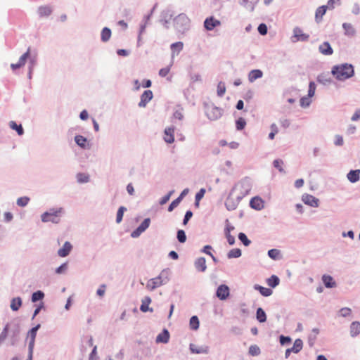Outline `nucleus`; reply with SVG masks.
<instances>
[{"label": "nucleus", "instance_id": "obj_1", "mask_svg": "<svg viewBox=\"0 0 360 360\" xmlns=\"http://www.w3.org/2000/svg\"><path fill=\"white\" fill-rule=\"evenodd\" d=\"M331 74L338 81H345L354 75V68L352 64L342 63L334 65Z\"/></svg>", "mask_w": 360, "mask_h": 360}, {"label": "nucleus", "instance_id": "obj_2", "mask_svg": "<svg viewBox=\"0 0 360 360\" xmlns=\"http://www.w3.org/2000/svg\"><path fill=\"white\" fill-rule=\"evenodd\" d=\"M175 30L181 34L188 32L191 27V20L185 13H180L174 19Z\"/></svg>", "mask_w": 360, "mask_h": 360}, {"label": "nucleus", "instance_id": "obj_3", "mask_svg": "<svg viewBox=\"0 0 360 360\" xmlns=\"http://www.w3.org/2000/svg\"><path fill=\"white\" fill-rule=\"evenodd\" d=\"M63 212V210L61 207L58 209H50L49 211L41 214V221L43 222L58 224L60 221Z\"/></svg>", "mask_w": 360, "mask_h": 360}, {"label": "nucleus", "instance_id": "obj_4", "mask_svg": "<svg viewBox=\"0 0 360 360\" xmlns=\"http://www.w3.org/2000/svg\"><path fill=\"white\" fill-rule=\"evenodd\" d=\"M205 112L207 117L212 121L219 119L222 114V109L214 105L213 104H205Z\"/></svg>", "mask_w": 360, "mask_h": 360}, {"label": "nucleus", "instance_id": "obj_5", "mask_svg": "<svg viewBox=\"0 0 360 360\" xmlns=\"http://www.w3.org/2000/svg\"><path fill=\"white\" fill-rule=\"evenodd\" d=\"M309 38V35L302 32V29L299 27H295L293 29V35L291 37V41L295 43L297 41H307Z\"/></svg>", "mask_w": 360, "mask_h": 360}, {"label": "nucleus", "instance_id": "obj_6", "mask_svg": "<svg viewBox=\"0 0 360 360\" xmlns=\"http://www.w3.org/2000/svg\"><path fill=\"white\" fill-rule=\"evenodd\" d=\"M32 54V51L31 50V48L29 47L25 53H24L19 58L18 62L15 64L12 63L11 65V68L12 70H16L18 68H22L24 66L26 63V61L30 59V57Z\"/></svg>", "mask_w": 360, "mask_h": 360}, {"label": "nucleus", "instance_id": "obj_7", "mask_svg": "<svg viewBox=\"0 0 360 360\" xmlns=\"http://www.w3.org/2000/svg\"><path fill=\"white\" fill-rule=\"evenodd\" d=\"M32 54V51L31 50V48L29 47L25 53H24L19 58L18 62L15 64L12 63L11 65V68L12 70H16L18 68H22L24 66L26 63V61L30 59V57Z\"/></svg>", "mask_w": 360, "mask_h": 360}, {"label": "nucleus", "instance_id": "obj_8", "mask_svg": "<svg viewBox=\"0 0 360 360\" xmlns=\"http://www.w3.org/2000/svg\"><path fill=\"white\" fill-rule=\"evenodd\" d=\"M221 25V22L214 18L213 16H210L207 18L204 21V27L208 31H212L216 27H218Z\"/></svg>", "mask_w": 360, "mask_h": 360}, {"label": "nucleus", "instance_id": "obj_9", "mask_svg": "<svg viewBox=\"0 0 360 360\" xmlns=\"http://www.w3.org/2000/svg\"><path fill=\"white\" fill-rule=\"evenodd\" d=\"M217 296L221 300L227 299L230 295L229 288L226 285H220L217 290Z\"/></svg>", "mask_w": 360, "mask_h": 360}, {"label": "nucleus", "instance_id": "obj_10", "mask_svg": "<svg viewBox=\"0 0 360 360\" xmlns=\"http://www.w3.org/2000/svg\"><path fill=\"white\" fill-rule=\"evenodd\" d=\"M153 97V94L152 91L146 90L141 96V100L139 103V106L140 108H144L146 106L147 103L152 100Z\"/></svg>", "mask_w": 360, "mask_h": 360}, {"label": "nucleus", "instance_id": "obj_11", "mask_svg": "<svg viewBox=\"0 0 360 360\" xmlns=\"http://www.w3.org/2000/svg\"><path fill=\"white\" fill-rule=\"evenodd\" d=\"M175 127L171 126L165 128L163 139L165 142L172 143L174 141Z\"/></svg>", "mask_w": 360, "mask_h": 360}, {"label": "nucleus", "instance_id": "obj_12", "mask_svg": "<svg viewBox=\"0 0 360 360\" xmlns=\"http://www.w3.org/2000/svg\"><path fill=\"white\" fill-rule=\"evenodd\" d=\"M190 350L193 354H207L209 352V347L206 345L199 346L195 344H190Z\"/></svg>", "mask_w": 360, "mask_h": 360}, {"label": "nucleus", "instance_id": "obj_13", "mask_svg": "<svg viewBox=\"0 0 360 360\" xmlns=\"http://www.w3.org/2000/svg\"><path fill=\"white\" fill-rule=\"evenodd\" d=\"M150 223V220L149 218L145 219L139 225V226L131 233V236H139L142 232L148 228Z\"/></svg>", "mask_w": 360, "mask_h": 360}, {"label": "nucleus", "instance_id": "obj_14", "mask_svg": "<svg viewBox=\"0 0 360 360\" xmlns=\"http://www.w3.org/2000/svg\"><path fill=\"white\" fill-rule=\"evenodd\" d=\"M259 1V0H240L239 4L248 11L253 12Z\"/></svg>", "mask_w": 360, "mask_h": 360}, {"label": "nucleus", "instance_id": "obj_15", "mask_svg": "<svg viewBox=\"0 0 360 360\" xmlns=\"http://www.w3.org/2000/svg\"><path fill=\"white\" fill-rule=\"evenodd\" d=\"M162 285V281L160 276L153 278L152 279H150L147 284H146V288L148 290H153L155 289L158 287H160Z\"/></svg>", "mask_w": 360, "mask_h": 360}, {"label": "nucleus", "instance_id": "obj_16", "mask_svg": "<svg viewBox=\"0 0 360 360\" xmlns=\"http://www.w3.org/2000/svg\"><path fill=\"white\" fill-rule=\"evenodd\" d=\"M319 51L324 56H330L333 53V50L328 41H324L319 46Z\"/></svg>", "mask_w": 360, "mask_h": 360}, {"label": "nucleus", "instance_id": "obj_17", "mask_svg": "<svg viewBox=\"0 0 360 360\" xmlns=\"http://www.w3.org/2000/svg\"><path fill=\"white\" fill-rule=\"evenodd\" d=\"M302 200L305 204L311 207H316L319 206V200L311 195L306 194L303 195Z\"/></svg>", "mask_w": 360, "mask_h": 360}, {"label": "nucleus", "instance_id": "obj_18", "mask_svg": "<svg viewBox=\"0 0 360 360\" xmlns=\"http://www.w3.org/2000/svg\"><path fill=\"white\" fill-rule=\"evenodd\" d=\"M172 17V13L169 10H166L162 12L160 22L166 27L168 28V24Z\"/></svg>", "mask_w": 360, "mask_h": 360}, {"label": "nucleus", "instance_id": "obj_19", "mask_svg": "<svg viewBox=\"0 0 360 360\" xmlns=\"http://www.w3.org/2000/svg\"><path fill=\"white\" fill-rule=\"evenodd\" d=\"M250 205L253 209L260 210L264 207V201L259 197H254L251 199Z\"/></svg>", "mask_w": 360, "mask_h": 360}, {"label": "nucleus", "instance_id": "obj_20", "mask_svg": "<svg viewBox=\"0 0 360 360\" xmlns=\"http://www.w3.org/2000/svg\"><path fill=\"white\" fill-rule=\"evenodd\" d=\"M263 77V72L261 70L255 69L251 70L248 74V81L250 83L254 82L256 79Z\"/></svg>", "mask_w": 360, "mask_h": 360}, {"label": "nucleus", "instance_id": "obj_21", "mask_svg": "<svg viewBox=\"0 0 360 360\" xmlns=\"http://www.w3.org/2000/svg\"><path fill=\"white\" fill-rule=\"evenodd\" d=\"M188 188L184 189L181 192L180 195L176 199H175L174 200H173L171 202V204L169 205V206L168 207V211L169 212H172L176 207H177L178 205L179 204V202L183 199L184 196L186 195L188 193Z\"/></svg>", "mask_w": 360, "mask_h": 360}, {"label": "nucleus", "instance_id": "obj_22", "mask_svg": "<svg viewBox=\"0 0 360 360\" xmlns=\"http://www.w3.org/2000/svg\"><path fill=\"white\" fill-rule=\"evenodd\" d=\"M327 6H321L316 8L315 12V21L319 23L322 21L323 16L326 14Z\"/></svg>", "mask_w": 360, "mask_h": 360}, {"label": "nucleus", "instance_id": "obj_23", "mask_svg": "<svg viewBox=\"0 0 360 360\" xmlns=\"http://www.w3.org/2000/svg\"><path fill=\"white\" fill-rule=\"evenodd\" d=\"M72 245L69 242H65L63 245V248L59 249L58 251V255L61 257H65L69 255L72 250Z\"/></svg>", "mask_w": 360, "mask_h": 360}, {"label": "nucleus", "instance_id": "obj_24", "mask_svg": "<svg viewBox=\"0 0 360 360\" xmlns=\"http://www.w3.org/2000/svg\"><path fill=\"white\" fill-rule=\"evenodd\" d=\"M342 28L345 30V34L347 37H352L356 34V30L353 25L350 23L344 22L342 24Z\"/></svg>", "mask_w": 360, "mask_h": 360}, {"label": "nucleus", "instance_id": "obj_25", "mask_svg": "<svg viewBox=\"0 0 360 360\" xmlns=\"http://www.w3.org/2000/svg\"><path fill=\"white\" fill-rule=\"evenodd\" d=\"M37 65V53L36 51H32V54L28 60V70L34 71V68Z\"/></svg>", "mask_w": 360, "mask_h": 360}, {"label": "nucleus", "instance_id": "obj_26", "mask_svg": "<svg viewBox=\"0 0 360 360\" xmlns=\"http://www.w3.org/2000/svg\"><path fill=\"white\" fill-rule=\"evenodd\" d=\"M350 335L352 337H356L360 334V322L353 321L350 325Z\"/></svg>", "mask_w": 360, "mask_h": 360}, {"label": "nucleus", "instance_id": "obj_27", "mask_svg": "<svg viewBox=\"0 0 360 360\" xmlns=\"http://www.w3.org/2000/svg\"><path fill=\"white\" fill-rule=\"evenodd\" d=\"M195 266L199 271H205L207 269L206 260L204 257L198 258L195 262Z\"/></svg>", "mask_w": 360, "mask_h": 360}, {"label": "nucleus", "instance_id": "obj_28", "mask_svg": "<svg viewBox=\"0 0 360 360\" xmlns=\"http://www.w3.org/2000/svg\"><path fill=\"white\" fill-rule=\"evenodd\" d=\"M184 44L181 41L175 42L171 44L172 57L174 58L175 53L179 54V52L183 49Z\"/></svg>", "mask_w": 360, "mask_h": 360}, {"label": "nucleus", "instance_id": "obj_29", "mask_svg": "<svg viewBox=\"0 0 360 360\" xmlns=\"http://www.w3.org/2000/svg\"><path fill=\"white\" fill-rule=\"evenodd\" d=\"M75 141L79 146H80L82 148H86L88 146L87 139L82 135L75 136Z\"/></svg>", "mask_w": 360, "mask_h": 360}, {"label": "nucleus", "instance_id": "obj_30", "mask_svg": "<svg viewBox=\"0 0 360 360\" xmlns=\"http://www.w3.org/2000/svg\"><path fill=\"white\" fill-rule=\"evenodd\" d=\"M52 13V9L50 6H43L38 8V14L40 17H48Z\"/></svg>", "mask_w": 360, "mask_h": 360}, {"label": "nucleus", "instance_id": "obj_31", "mask_svg": "<svg viewBox=\"0 0 360 360\" xmlns=\"http://www.w3.org/2000/svg\"><path fill=\"white\" fill-rule=\"evenodd\" d=\"M322 281L326 288H334L336 286V283L333 281V277L329 275H323Z\"/></svg>", "mask_w": 360, "mask_h": 360}, {"label": "nucleus", "instance_id": "obj_32", "mask_svg": "<svg viewBox=\"0 0 360 360\" xmlns=\"http://www.w3.org/2000/svg\"><path fill=\"white\" fill-rule=\"evenodd\" d=\"M169 339V334L167 330H164L161 333H160L156 338L157 342H162L167 343L168 342Z\"/></svg>", "mask_w": 360, "mask_h": 360}, {"label": "nucleus", "instance_id": "obj_33", "mask_svg": "<svg viewBox=\"0 0 360 360\" xmlns=\"http://www.w3.org/2000/svg\"><path fill=\"white\" fill-rule=\"evenodd\" d=\"M225 205L229 210H233L238 205V202H235L233 198L230 194L226 200Z\"/></svg>", "mask_w": 360, "mask_h": 360}, {"label": "nucleus", "instance_id": "obj_34", "mask_svg": "<svg viewBox=\"0 0 360 360\" xmlns=\"http://www.w3.org/2000/svg\"><path fill=\"white\" fill-rule=\"evenodd\" d=\"M111 30L108 27H104L101 32V39L103 42H107L111 37Z\"/></svg>", "mask_w": 360, "mask_h": 360}, {"label": "nucleus", "instance_id": "obj_35", "mask_svg": "<svg viewBox=\"0 0 360 360\" xmlns=\"http://www.w3.org/2000/svg\"><path fill=\"white\" fill-rule=\"evenodd\" d=\"M359 174H360L359 169L351 170L347 174V178L351 182L354 183V182H356L357 181H359Z\"/></svg>", "mask_w": 360, "mask_h": 360}, {"label": "nucleus", "instance_id": "obj_36", "mask_svg": "<svg viewBox=\"0 0 360 360\" xmlns=\"http://www.w3.org/2000/svg\"><path fill=\"white\" fill-rule=\"evenodd\" d=\"M254 288L257 290H259L261 295L265 297L270 296L273 293L272 290L270 288L262 287L259 285H255Z\"/></svg>", "mask_w": 360, "mask_h": 360}, {"label": "nucleus", "instance_id": "obj_37", "mask_svg": "<svg viewBox=\"0 0 360 360\" xmlns=\"http://www.w3.org/2000/svg\"><path fill=\"white\" fill-rule=\"evenodd\" d=\"M150 302H151V299L150 297H144V299L142 300V304L140 307L141 311L143 312H146L148 311H152L153 309H150L148 307Z\"/></svg>", "mask_w": 360, "mask_h": 360}, {"label": "nucleus", "instance_id": "obj_38", "mask_svg": "<svg viewBox=\"0 0 360 360\" xmlns=\"http://www.w3.org/2000/svg\"><path fill=\"white\" fill-rule=\"evenodd\" d=\"M9 127L13 130H15L19 136H22L24 134V129L21 124H17L15 121H11L9 122Z\"/></svg>", "mask_w": 360, "mask_h": 360}, {"label": "nucleus", "instance_id": "obj_39", "mask_svg": "<svg viewBox=\"0 0 360 360\" xmlns=\"http://www.w3.org/2000/svg\"><path fill=\"white\" fill-rule=\"evenodd\" d=\"M22 305V300L20 297H15L11 302V308L13 311H18Z\"/></svg>", "mask_w": 360, "mask_h": 360}, {"label": "nucleus", "instance_id": "obj_40", "mask_svg": "<svg viewBox=\"0 0 360 360\" xmlns=\"http://www.w3.org/2000/svg\"><path fill=\"white\" fill-rule=\"evenodd\" d=\"M184 116V112H183V108H180V107H178L174 112L173 115H172V120H183Z\"/></svg>", "mask_w": 360, "mask_h": 360}, {"label": "nucleus", "instance_id": "obj_41", "mask_svg": "<svg viewBox=\"0 0 360 360\" xmlns=\"http://www.w3.org/2000/svg\"><path fill=\"white\" fill-rule=\"evenodd\" d=\"M303 347V342L301 339H296L294 342V345L290 349H292V352L297 354L298 353Z\"/></svg>", "mask_w": 360, "mask_h": 360}, {"label": "nucleus", "instance_id": "obj_42", "mask_svg": "<svg viewBox=\"0 0 360 360\" xmlns=\"http://www.w3.org/2000/svg\"><path fill=\"white\" fill-rule=\"evenodd\" d=\"M279 281H280L278 277L275 275H272L266 280L268 285L271 288H275L276 286H277L279 284Z\"/></svg>", "mask_w": 360, "mask_h": 360}, {"label": "nucleus", "instance_id": "obj_43", "mask_svg": "<svg viewBox=\"0 0 360 360\" xmlns=\"http://www.w3.org/2000/svg\"><path fill=\"white\" fill-rule=\"evenodd\" d=\"M317 81L323 85H328L332 83V79L326 75H320L317 77Z\"/></svg>", "mask_w": 360, "mask_h": 360}, {"label": "nucleus", "instance_id": "obj_44", "mask_svg": "<svg viewBox=\"0 0 360 360\" xmlns=\"http://www.w3.org/2000/svg\"><path fill=\"white\" fill-rule=\"evenodd\" d=\"M257 319L260 323H264L266 320V313L262 308H258L257 310Z\"/></svg>", "mask_w": 360, "mask_h": 360}, {"label": "nucleus", "instance_id": "obj_45", "mask_svg": "<svg viewBox=\"0 0 360 360\" xmlns=\"http://www.w3.org/2000/svg\"><path fill=\"white\" fill-rule=\"evenodd\" d=\"M190 327L193 330H197L199 328V320L196 316H193L190 319Z\"/></svg>", "mask_w": 360, "mask_h": 360}, {"label": "nucleus", "instance_id": "obj_46", "mask_svg": "<svg viewBox=\"0 0 360 360\" xmlns=\"http://www.w3.org/2000/svg\"><path fill=\"white\" fill-rule=\"evenodd\" d=\"M241 255V250L238 248L231 250L228 253L229 258H238Z\"/></svg>", "mask_w": 360, "mask_h": 360}, {"label": "nucleus", "instance_id": "obj_47", "mask_svg": "<svg viewBox=\"0 0 360 360\" xmlns=\"http://www.w3.org/2000/svg\"><path fill=\"white\" fill-rule=\"evenodd\" d=\"M246 125V121L244 118L240 117L236 121V127L237 130H242Z\"/></svg>", "mask_w": 360, "mask_h": 360}, {"label": "nucleus", "instance_id": "obj_48", "mask_svg": "<svg viewBox=\"0 0 360 360\" xmlns=\"http://www.w3.org/2000/svg\"><path fill=\"white\" fill-rule=\"evenodd\" d=\"M77 179L79 183H86L89 180V176L86 174L79 173L77 175Z\"/></svg>", "mask_w": 360, "mask_h": 360}, {"label": "nucleus", "instance_id": "obj_49", "mask_svg": "<svg viewBox=\"0 0 360 360\" xmlns=\"http://www.w3.org/2000/svg\"><path fill=\"white\" fill-rule=\"evenodd\" d=\"M126 210V208L123 206H121L117 212V217H116V222L117 224L120 223L122 220L123 214L124 211Z\"/></svg>", "mask_w": 360, "mask_h": 360}, {"label": "nucleus", "instance_id": "obj_50", "mask_svg": "<svg viewBox=\"0 0 360 360\" xmlns=\"http://www.w3.org/2000/svg\"><path fill=\"white\" fill-rule=\"evenodd\" d=\"M341 5V1L340 0H328L327 2V5H324L325 6H327V9L333 10L335 8V6Z\"/></svg>", "mask_w": 360, "mask_h": 360}, {"label": "nucleus", "instance_id": "obj_51", "mask_svg": "<svg viewBox=\"0 0 360 360\" xmlns=\"http://www.w3.org/2000/svg\"><path fill=\"white\" fill-rule=\"evenodd\" d=\"M226 91L225 84L222 82H219L217 85V95L220 97L223 96Z\"/></svg>", "mask_w": 360, "mask_h": 360}, {"label": "nucleus", "instance_id": "obj_52", "mask_svg": "<svg viewBox=\"0 0 360 360\" xmlns=\"http://www.w3.org/2000/svg\"><path fill=\"white\" fill-rule=\"evenodd\" d=\"M311 103V101L310 99V97H309L308 96H304L300 99V105L302 108L309 107Z\"/></svg>", "mask_w": 360, "mask_h": 360}, {"label": "nucleus", "instance_id": "obj_53", "mask_svg": "<svg viewBox=\"0 0 360 360\" xmlns=\"http://www.w3.org/2000/svg\"><path fill=\"white\" fill-rule=\"evenodd\" d=\"M44 296V292H42L41 291L39 290V291H37L35 292H34L32 295V301L35 302L38 300H40L41 299H43Z\"/></svg>", "mask_w": 360, "mask_h": 360}, {"label": "nucleus", "instance_id": "obj_54", "mask_svg": "<svg viewBox=\"0 0 360 360\" xmlns=\"http://www.w3.org/2000/svg\"><path fill=\"white\" fill-rule=\"evenodd\" d=\"M205 193V189L201 188L195 195V205L198 207L199 205V202L204 197Z\"/></svg>", "mask_w": 360, "mask_h": 360}, {"label": "nucleus", "instance_id": "obj_55", "mask_svg": "<svg viewBox=\"0 0 360 360\" xmlns=\"http://www.w3.org/2000/svg\"><path fill=\"white\" fill-rule=\"evenodd\" d=\"M30 198L28 197H21L17 200V205L20 207H24L28 204Z\"/></svg>", "mask_w": 360, "mask_h": 360}, {"label": "nucleus", "instance_id": "obj_56", "mask_svg": "<svg viewBox=\"0 0 360 360\" xmlns=\"http://www.w3.org/2000/svg\"><path fill=\"white\" fill-rule=\"evenodd\" d=\"M316 91V84L314 82H310L309 84V90L307 96L310 98L314 96Z\"/></svg>", "mask_w": 360, "mask_h": 360}, {"label": "nucleus", "instance_id": "obj_57", "mask_svg": "<svg viewBox=\"0 0 360 360\" xmlns=\"http://www.w3.org/2000/svg\"><path fill=\"white\" fill-rule=\"evenodd\" d=\"M238 238L245 246H248L251 243L250 240L247 238L246 235L243 233H239Z\"/></svg>", "mask_w": 360, "mask_h": 360}, {"label": "nucleus", "instance_id": "obj_58", "mask_svg": "<svg viewBox=\"0 0 360 360\" xmlns=\"http://www.w3.org/2000/svg\"><path fill=\"white\" fill-rule=\"evenodd\" d=\"M257 30L261 35H266L267 34L268 28L266 24L261 23L257 27Z\"/></svg>", "mask_w": 360, "mask_h": 360}, {"label": "nucleus", "instance_id": "obj_59", "mask_svg": "<svg viewBox=\"0 0 360 360\" xmlns=\"http://www.w3.org/2000/svg\"><path fill=\"white\" fill-rule=\"evenodd\" d=\"M334 144L336 146H342L344 144V139L342 136L337 134L334 137Z\"/></svg>", "mask_w": 360, "mask_h": 360}, {"label": "nucleus", "instance_id": "obj_60", "mask_svg": "<svg viewBox=\"0 0 360 360\" xmlns=\"http://www.w3.org/2000/svg\"><path fill=\"white\" fill-rule=\"evenodd\" d=\"M279 254V250L276 249H271L268 252V255L273 259H277L278 258Z\"/></svg>", "mask_w": 360, "mask_h": 360}, {"label": "nucleus", "instance_id": "obj_61", "mask_svg": "<svg viewBox=\"0 0 360 360\" xmlns=\"http://www.w3.org/2000/svg\"><path fill=\"white\" fill-rule=\"evenodd\" d=\"M249 353L252 356H257L259 354L260 349L257 345H252L249 348Z\"/></svg>", "mask_w": 360, "mask_h": 360}, {"label": "nucleus", "instance_id": "obj_62", "mask_svg": "<svg viewBox=\"0 0 360 360\" xmlns=\"http://www.w3.org/2000/svg\"><path fill=\"white\" fill-rule=\"evenodd\" d=\"M177 239L180 243H184L186 240V236L184 231L179 230L177 231Z\"/></svg>", "mask_w": 360, "mask_h": 360}, {"label": "nucleus", "instance_id": "obj_63", "mask_svg": "<svg viewBox=\"0 0 360 360\" xmlns=\"http://www.w3.org/2000/svg\"><path fill=\"white\" fill-rule=\"evenodd\" d=\"M172 64L166 68H163L159 70V75L162 77H166L170 71Z\"/></svg>", "mask_w": 360, "mask_h": 360}, {"label": "nucleus", "instance_id": "obj_64", "mask_svg": "<svg viewBox=\"0 0 360 360\" xmlns=\"http://www.w3.org/2000/svg\"><path fill=\"white\" fill-rule=\"evenodd\" d=\"M226 236L229 244L231 245H233L235 243V238L234 236L231 235L229 229H227V231L226 232Z\"/></svg>", "mask_w": 360, "mask_h": 360}]
</instances>
